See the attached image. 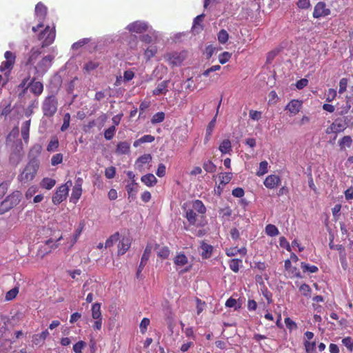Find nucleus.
Here are the masks:
<instances>
[{"mask_svg": "<svg viewBox=\"0 0 353 353\" xmlns=\"http://www.w3.org/2000/svg\"><path fill=\"white\" fill-rule=\"evenodd\" d=\"M330 13L331 10L326 8L325 3L323 1H319L314 6L312 16L315 19H319L321 17L328 16Z\"/></svg>", "mask_w": 353, "mask_h": 353, "instance_id": "obj_5", "label": "nucleus"}, {"mask_svg": "<svg viewBox=\"0 0 353 353\" xmlns=\"http://www.w3.org/2000/svg\"><path fill=\"white\" fill-rule=\"evenodd\" d=\"M225 306L228 307H234V310H237L241 307V304L238 303L235 299L230 297L226 301Z\"/></svg>", "mask_w": 353, "mask_h": 353, "instance_id": "obj_49", "label": "nucleus"}, {"mask_svg": "<svg viewBox=\"0 0 353 353\" xmlns=\"http://www.w3.org/2000/svg\"><path fill=\"white\" fill-rule=\"evenodd\" d=\"M99 64L98 62L90 61L84 65L83 69L86 72H90L91 71L99 67Z\"/></svg>", "mask_w": 353, "mask_h": 353, "instance_id": "obj_47", "label": "nucleus"}, {"mask_svg": "<svg viewBox=\"0 0 353 353\" xmlns=\"http://www.w3.org/2000/svg\"><path fill=\"white\" fill-rule=\"evenodd\" d=\"M86 345V343L80 341L73 345V350L75 353H81L83 348Z\"/></svg>", "mask_w": 353, "mask_h": 353, "instance_id": "obj_59", "label": "nucleus"}, {"mask_svg": "<svg viewBox=\"0 0 353 353\" xmlns=\"http://www.w3.org/2000/svg\"><path fill=\"white\" fill-rule=\"evenodd\" d=\"M150 324V319L148 318H143L140 323V331L141 333H145L148 326Z\"/></svg>", "mask_w": 353, "mask_h": 353, "instance_id": "obj_62", "label": "nucleus"}, {"mask_svg": "<svg viewBox=\"0 0 353 353\" xmlns=\"http://www.w3.org/2000/svg\"><path fill=\"white\" fill-rule=\"evenodd\" d=\"M242 261L238 259H233L229 263L230 268L234 272H238L239 270V264Z\"/></svg>", "mask_w": 353, "mask_h": 353, "instance_id": "obj_44", "label": "nucleus"}, {"mask_svg": "<svg viewBox=\"0 0 353 353\" xmlns=\"http://www.w3.org/2000/svg\"><path fill=\"white\" fill-rule=\"evenodd\" d=\"M35 14L39 21H43L47 14V8L41 2L38 3L35 7Z\"/></svg>", "mask_w": 353, "mask_h": 353, "instance_id": "obj_16", "label": "nucleus"}, {"mask_svg": "<svg viewBox=\"0 0 353 353\" xmlns=\"http://www.w3.org/2000/svg\"><path fill=\"white\" fill-rule=\"evenodd\" d=\"M221 99L220 100L217 108H216V114L214 117V118L210 121V122L208 123L207 128H206V132H208V135H212V133L213 132V130L215 127L216 121V115L219 112V108L221 106Z\"/></svg>", "mask_w": 353, "mask_h": 353, "instance_id": "obj_30", "label": "nucleus"}, {"mask_svg": "<svg viewBox=\"0 0 353 353\" xmlns=\"http://www.w3.org/2000/svg\"><path fill=\"white\" fill-rule=\"evenodd\" d=\"M265 232L270 236H274L279 234L278 228L272 224H268L265 227Z\"/></svg>", "mask_w": 353, "mask_h": 353, "instance_id": "obj_39", "label": "nucleus"}, {"mask_svg": "<svg viewBox=\"0 0 353 353\" xmlns=\"http://www.w3.org/2000/svg\"><path fill=\"white\" fill-rule=\"evenodd\" d=\"M296 5L301 9H307L311 6L310 0H298Z\"/></svg>", "mask_w": 353, "mask_h": 353, "instance_id": "obj_61", "label": "nucleus"}, {"mask_svg": "<svg viewBox=\"0 0 353 353\" xmlns=\"http://www.w3.org/2000/svg\"><path fill=\"white\" fill-rule=\"evenodd\" d=\"M63 161V154L61 153H57L52 156L51 159V164L52 165H57L61 163Z\"/></svg>", "mask_w": 353, "mask_h": 353, "instance_id": "obj_54", "label": "nucleus"}, {"mask_svg": "<svg viewBox=\"0 0 353 353\" xmlns=\"http://www.w3.org/2000/svg\"><path fill=\"white\" fill-rule=\"evenodd\" d=\"M90 41V39L88 38L82 39L77 42H75L72 44V48L73 50H78L79 48L87 44Z\"/></svg>", "mask_w": 353, "mask_h": 353, "instance_id": "obj_56", "label": "nucleus"}, {"mask_svg": "<svg viewBox=\"0 0 353 353\" xmlns=\"http://www.w3.org/2000/svg\"><path fill=\"white\" fill-rule=\"evenodd\" d=\"M185 217L190 225H196L197 214L192 209H188L185 210Z\"/></svg>", "mask_w": 353, "mask_h": 353, "instance_id": "obj_25", "label": "nucleus"}, {"mask_svg": "<svg viewBox=\"0 0 353 353\" xmlns=\"http://www.w3.org/2000/svg\"><path fill=\"white\" fill-rule=\"evenodd\" d=\"M152 161V156L150 154H145L139 157L135 162V168L139 172H143L144 170V165L149 163Z\"/></svg>", "mask_w": 353, "mask_h": 353, "instance_id": "obj_9", "label": "nucleus"}, {"mask_svg": "<svg viewBox=\"0 0 353 353\" xmlns=\"http://www.w3.org/2000/svg\"><path fill=\"white\" fill-rule=\"evenodd\" d=\"M130 239L128 237H123L118 245V254H124L130 248Z\"/></svg>", "mask_w": 353, "mask_h": 353, "instance_id": "obj_15", "label": "nucleus"}, {"mask_svg": "<svg viewBox=\"0 0 353 353\" xmlns=\"http://www.w3.org/2000/svg\"><path fill=\"white\" fill-rule=\"evenodd\" d=\"M268 163L266 161H263L259 164V168L256 172V175L259 176H263L268 172Z\"/></svg>", "mask_w": 353, "mask_h": 353, "instance_id": "obj_41", "label": "nucleus"}, {"mask_svg": "<svg viewBox=\"0 0 353 353\" xmlns=\"http://www.w3.org/2000/svg\"><path fill=\"white\" fill-rule=\"evenodd\" d=\"M116 174V169L114 167L111 166L105 169V176L107 179H111L115 176Z\"/></svg>", "mask_w": 353, "mask_h": 353, "instance_id": "obj_57", "label": "nucleus"}, {"mask_svg": "<svg viewBox=\"0 0 353 353\" xmlns=\"http://www.w3.org/2000/svg\"><path fill=\"white\" fill-rule=\"evenodd\" d=\"M57 247L58 243L54 242L52 239H50L46 241L44 245L41 246L39 252L41 256H43L45 254L50 253L52 250L56 249Z\"/></svg>", "mask_w": 353, "mask_h": 353, "instance_id": "obj_11", "label": "nucleus"}, {"mask_svg": "<svg viewBox=\"0 0 353 353\" xmlns=\"http://www.w3.org/2000/svg\"><path fill=\"white\" fill-rule=\"evenodd\" d=\"M54 57L47 55L44 57L35 66L36 72L39 76L44 74L48 68L51 66Z\"/></svg>", "mask_w": 353, "mask_h": 353, "instance_id": "obj_4", "label": "nucleus"}, {"mask_svg": "<svg viewBox=\"0 0 353 353\" xmlns=\"http://www.w3.org/2000/svg\"><path fill=\"white\" fill-rule=\"evenodd\" d=\"M55 32L53 30H50L49 26H47L39 35V39L43 40L42 47L51 44L53 42Z\"/></svg>", "mask_w": 353, "mask_h": 353, "instance_id": "obj_6", "label": "nucleus"}, {"mask_svg": "<svg viewBox=\"0 0 353 353\" xmlns=\"http://www.w3.org/2000/svg\"><path fill=\"white\" fill-rule=\"evenodd\" d=\"M348 79L347 78H342L339 81V93H343L347 87Z\"/></svg>", "mask_w": 353, "mask_h": 353, "instance_id": "obj_55", "label": "nucleus"}, {"mask_svg": "<svg viewBox=\"0 0 353 353\" xmlns=\"http://www.w3.org/2000/svg\"><path fill=\"white\" fill-rule=\"evenodd\" d=\"M39 161L36 158H32L28 163L23 170L18 176V179L22 183H26L32 181L39 169Z\"/></svg>", "mask_w": 353, "mask_h": 353, "instance_id": "obj_1", "label": "nucleus"}, {"mask_svg": "<svg viewBox=\"0 0 353 353\" xmlns=\"http://www.w3.org/2000/svg\"><path fill=\"white\" fill-rule=\"evenodd\" d=\"M55 183L56 181L54 179L51 178H44L41 182V185L46 190H50L54 186Z\"/></svg>", "mask_w": 353, "mask_h": 353, "instance_id": "obj_34", "label": "nucleus"}, {"mask_svg": "<svg viewBox=\"0 0 353 353\" xmlns=\"http://www.w3.org/2000/svg\"><path fill=\"white\" fill-rule=\"evenodd\" d=\"M72 185V181H69L65 184L61 185L59 187L52 196V203L54 205H59L62 201L66 199L69 188Z\"/></svg>", "mask_w": 353, "mask_h": 353, "instance_id": "obj_3", "label": "nucleus"}, {"mask_svg": "<svg viewBox=\"0 0 353 353\" xmlns=\"http://www.w3.org/2000/svg\"><path fill=\"white\" fill-rule=\"evenodd\" d=\"M170 81L166 80L158 84L157 87L152 91L153 95H159L161 94H166L168 91L167 88Z\"/></svg>", "mask_w": 353, "mask_h": 353, "instance_id": "obj_19", "label": "nucleus"}, {"mask_svg": "<svg viewBox=\"0 0 353 353\" xmlns=\"http://www.w3.org/2000/svg\"><path fill=\"white\" fill-rule=\"evenodd\" d=\"M203 168L209 173H214L216 170V166L211 161L205 162L203 165Z\"/></svg>", "mask_w": 353, "mask_h": 353, "instance_id": "obj_43", "label": "nucleus"}, {"mask_svg": "<svg viewBox=\"0 0 353 353\" xmlns=\"http://www.w3.org/2000/svg\"><path fill=\"white\" fill-rule=\"evenodd\" d=\"M141 181L148 187H152L157 183V179L153 174H147L142 176Z\"/></svg>", "mask_w": 353, "mask_h": 353, "instance_id": "obj_22", "label": "nucleus"}, {"mask_svg": "<svg viewBox=\"0 0 353 353\" xmlns=\"http://www.w3.org/2000/svg\"><path fill=\"white\" fill-rule=\"evenodd\" d=\"M120 234L119 232H115L111 235L105 241V248L112 247L119 239Z\"/></svg>", "mask_w": 353, "mask_h": 353, "instance_id": "obj_35", "label": "nucleus"}, {"mask_svg": "<svg viewBox=\"0 0 353 353\" xmlns=\"http://www.w3.org/2000/svg\"><path fill=\"white\" fill-rule=\"evenodd\" d=\"M21 157L19 152H12L10 156V163L12 165H17L21 161Z\"/></svg>", "mask_w": 353, "mask_h": 353, "instance_id": "obj_45", "label": "nucleus"}, {"mask_svg": "<svg viewBox=\"0 0 353 353\" xmlns=\"http://www.w3.org/2000/svg\"><path fill=\"white\" fill-rule=\"evenodd\" d=\"M19 292V288L17 287L13 288L9 290L6 294V300L11 301L14 299Z\"/></svg>", "mask_w": 353, "mask_h": 353, "instance_id": "obj_51", "label": "nucleus"}, {"mask_svg": "<svg viewBox=\"0 0 353 353\" xmlns=\"http://www.w3.org/2000/svg\"><path fill=\"white\" fill-rule=\"evenodd\" d=\"M166 57H168L170 63L173 65H179L183 60V57H182L178 52L168 53Z\"/></svg>", "mask_w": 353, "mask_h": 353, "instance_id": "obj_21", "label": "nucleus"}, {"mask_svg": "<svg viewBox=\"0 0 353 353\" xmlns=\"http://www.w3.org/2000/svg\"><path fill=\"white\" fill-rule=\"evenodd\" d=\"M352 144V139L350 136H344L339 141V145L341 150H345L346 148H350Z\"/></svg>", "mask_w": 353, "mask_h": 353, "instance_id": "obj_24", "label": "nucleus"}, {"mask_svg": "<svg viewBox=\"0 0 353 353\" xmlns=\"http://www.w3.org/2000/svg\"><path fill=\"white\" fill-rule=\"evenodd\" d=\"M301 267L303 272L316 273L319 270V268L316 265H312L305 262H301Z\"/></svg>", "mask_w": 353, "mask_h": 353, "instance_id": "obj_37", "label": "nucleus"}, {"mask_svg": "<svg viewBox=\"0 0 353 353\" xmlns=\"http://www.w3.org/2000/svg\"><path fill=\"white\" fill-rule=\"evenodd\" d=\"M342 343L347 348L350 352L353 350V340L351 337L347 336L342 339Z\"/></svg>", "mask_w": 353, "mask_h": 353, "instance_id": "obj_53", "label": "nucleus"}, {"mask_svg": "<svg viewBox=\"0 0 353 353\" xmlns=\"http://www.w3.org/2000/svg\"><path fill=\"white\" fill-rule=\"evenodd\" d=\"M281 183V179L279 176L272 174L266 177L264 185L269 189H273Z\"/></svg>", "mask_w": 353, "mask_h": 353, "instance_id": "obj_12", "label": "nucleus"}, {"mask_svg": "<svg viewBox=\"0 0 353 353\" xmlns=\"http://www.w3.org/2000/svg\"><path fill=\"white\" fill-rule=\"evenodd\" d=\"M31 119L24 121L22 123L21 133V136L26 143L28 142L29 140V132L30 126Z\"/></svg>", "mask_w": 353, "mask_h": 353, "instance_id": "obj_20", "label": "nucleus"}, {"mask_svg": "<svg viewBox=\"0 0 353 353\" xmlns=\"http://www.w3.org/2000/svg\"><path fill=\"white\" fill-rule=\"evenodd\" d=\"M231 57V54L228 52H224L219 56V63L224 64L229 61Z\"/></svg>", "mask_w": 353, "mask_h": 353, "instance_id": "obj_58", "label": "nucleus"}, {"mask_svg": "<svg viewBox=\"0 0 353 353\" xmlns=\"http://www.w3.org/2000/svg\"><path fill=\"white\" fill-rule=\"evenodd\" d=\"M301 102L298 100H292L287 105L285 109L288 110L292 114H296L301 109Z\"/></svg>", "mask_w": 353, "mask_h": 353, "instance_id": "obj_18", "label": "nucleus"}, {"mask_svg": "<svg viewBox=\"0 0 353 353\" xmlns=\"http://www.w3.org/2000/svg\"><path fill=\"white\" fill-rule=\"evenodd\" d=\"M221 179L220 183L223 185L228 184L232 178V172H223L221 173L219 176Z\"/></svg>", "mask_w": 353, "mask_h": 353, "instance_id": "obj_42", "label": "nucleus"}, {"mask_svg": "<svg viewBox=\"0 0 353 353\" xmlns=\"http://www.w3.org/2000/svg\"><path fill=\"white\" fill-rule=\"evenodd\" d=\"M332 128L335 129L336 134L343 132L347 128L341 118H337L332 123Z\"/></svg>", "mask_w": 353, "mask_h": 353, "instance_id": "obj_28", "label": "nucleus"}, {"mask_svg": "<svg viewBox=\"0 0 353 353\" xmlns=\"http://www.w3.org/2000/svg\"><path fill=\"white\" fill-rule=\"evenodd\" d=\"M21 196L22 194L19 191H15L7 196L4 200L8 201V204L10 205L11 208H12L20 202Z\"/></svg>", "mask_w": 353, "mask_h": 353, "instance_id": "obj_14", "label": "nucleus"}, {"mask_svg": "<svg viewBox=\"0 0 353 353\" xmlns=\"http://www.w3.org/2000/svg\"><path fill=\"white\" fill-rule=\"evenodd\" d=\"M228 38L229 34L225 30L222 29L218 33V40L222 44L225 43L228 41Z\"/></svg>", "mask_w": 353, "mask_h": 353, "instance_id": "obj_46", "label": "nucleus"}, {"mask_svg": "<svg viewBox=\"0 0 353 353\" xmlns=\"http://www.w3.org/2000/svg\"><path fill=\"white\" fill-rule=\"evenodd\" d=\"M152 250V246L150 244H148L145 248V250L143 252V254L142 255L140 264L139 265L137 272V276L139 278L140 276L141 272H142L143 269L144 268L145 265H146L150 256V253Z\"/></svg>", "mask_w": 353, "mask_h": 353, "instance_id": "obj_8", "label": "nucleus"}, {"mask_svg": "<svg viewBox=\"0 0 353 353\" xmlns=\"http://www.w3.org/2000/svg\"><path fill=\"white\" fill-rule=\"evenodd\" d=\"M82 189L81 188H77L74 186L71 194L70 201L76 203L81 196Z\"/></svg>", "mask_w": 353, "mask_h": 353, "instance_id": "obj_36", "label": "nucleus"}, {"mask_svg": "<svg viewBox=\"0 0 353 353\" xmlns=\"http://www.w3.org/2000/svg\"><path fill=\"white\" fill-rule=\"evenodd\" d=\"M148 28V25L146 22L137 21L132 23H130L127 27L130 32H136V33H142L146 31Z\"/></svg>", "mask_w": 353, "mask_h": 353, "instance_id": "obj_7", "label": "nucleus"}, {"mask_svg": "<svg viewBox=\"0 0 353 353\" xmlns=\"http://www.w3.org/2000/svg\"><path fill=\"white\" fill-rule=\"evenodd\" d=\"M40 54L41 51L39 49L32 48L28 54V58L26 62V65H32Z\"/></svg>", "mask_w": 353, "mask_h": 353, "instance_id": "obj_23", "label": "nucleus"}, {"mask_svg": "<svg viewBox=\"0 0 353 353\" xmlns=\"http://www.w3.org/2000/svg\"><path fill=\"white\" fill-rule=\"evenodd\" d=\"M188 262L187 256L183 253L178 254L174 259V263L177 266H183Z\"/></svg>", "mask_w": 353, "mask_h": 353, "instance_id": "obj_29", "label": "nucleus"}, {"mask_svg": "<svg viewBox=\"0 0 353 353\" xmlns=\"http://www.w3.org/2000/svg\"><path fill=\"white\" fill-rule=\"evenodd\" d=\"M165 173H166L165 165L163 163L159 164V166H158V168H157V170L156 172L157 175L159 177H163L165 175Z\"/></svg>", "mask_w": 353, "mask_h": 353, "instance_id": "obj_64", "label": "nucleus"}, {"mask_svg": "<svg viewBox=\"0 0 353 353\" xmlns=\"http://www.w3.org/2000/svg\"><path fill=\"white\" fill-rule=\"evenodd\" d=\"M232 145L229 139L223 140L219 145V150L222 154H227L231 150Z\"/></svg>", "mask_w": 353, "mask_h": 353, "instance_id": "obj_32", "label": "nucleus"}, {"mask_svg": "<svg viewBox=\"0 0 353 353\" xmlns=\"http://www.w3.org/2000/svg\"><path fill=\"white\" fill-rule=\"evenodd\" d=\"M58 101L57 97L52 94L46 97L42 103V111L43 116L46 117H53L57 111Z\"/></svg>", "mask_w": 353, "mask_h": 353, "instance_id": "obj_2", "label": "nucleus"}, {"mask_svg": "<svg viewBox=\"0 0 353 353\" xmlns=\"http://www.w3.org/2000/svg\"><path fill=\"white\" fill-rule=\"evenodd\" d=\"M130 144L127 141L119 142L117 145L116 153L118 154H126L130 152Z\"/></svg>", "mask_w": 353, "mask_h": 353, "instance_id": "obj_17", "label": "nucleus"}, {"mask_svg": "<svg viewBox=\"0 0 353 353\" xmlns=\"http://www.w3.org/2000/svg\"><path fill=\"white\" fill-rule=\"evenodd\" d=\"M164 119H165L164 112H159L152 116V117L151 119V123L152 124L161 123L164 120Z\"/></svg>", "mask_w": 353, "mask_h": 353, "instance_id": "obj_40", "label": "nucleus"}, {"mask_svg": "<svg viewBox=\"0 0 353 353\" xmlns=\"http://www.w3.org/2000/svg\"><path fill=\"white\" fill-rule=\"evenodd\" d=\"M192 210L197 211L200 214H205L206 212V208L203 205V202L200 200H195L192 203Z\"/></svg>", "mask_w": 353, "mask_h": 353, "instance_id": "obj_31", "label": "nucleus"}, {"mask_svg": "<svg viewBox=\"0 0 353 353\" xmlns=\"http://www.w3.org/2000/svg\"><path fill=\"white\" fill-rule=\"evenodd\" d=\"M39 102L37 99L31 101L24 111L26 117H30L34 113V109L38 107Z\"/></svg>", "mask_w": 353, "mask_h": 353, "instance_id": "obj_27", "label": "nucleus"}, {"mask_svg": "<svg viewBox=\"0 0 353 353\" xmlns=\"http://www.w3.org/2000/svg\"><path fill=\"white\" fill-rule=\"evenodd\" d=\"M42 150V147L40 144H34L30 150V156H32V158H36V156L39 155Z\"/></svg>", "mask_w": 353, "mask_h": 353, "instance_id": "obj_48", "label": "nucleus"}, {"mask_svg": "<svg viewBox=\"0 0 353 353\" xmlns=\"http://www.w3.org/2000/svg\"><path fill=\"white\" fill-rule=\"evenodd\" d=\"M92 316L94 319H99L101 318V305L95 303L92 306Z\"/></svg>", "mask_w": 353, "mask_h": 353, "instance_id": "obj_33", "label": "nucleus"}, {"mask_svg": "<svg viewBox=\"0 0 353 353\" xmlns=\"http://www.w3.org/2000/svg\"><path fill=\"white\" fill-rule=\"evenodd\" d=\"M126 190L130 202L134 201L136 199V195L139 190V185L135 180H133L131 183L126 185Z\"/></svg>", "mask_w": 353, "mask_h": 353, "instance_id": "obj_13", "label": "nucleus"}, {"mask_svg": "<svg viewBox=\"0 0 353 353\" xmlns=\"http://www.w3.org/2000/svg\"><path fill=\"white\" fill-rule=\"evenodd\" d=\"M4 57L6 61L11 63L12 65H14L16 57L14 53H12L10 51H6L4 54Z\"/></svg>", "mask_w": 353, "mask_h": 353, "instance_id": "obj_63", "label": "nucleus"}, {"mask_svg": "<svg viewBox=\"0 0 353 353\" xmlns=\"http://www.w3.org/2000/svg\"><path fill=\"white\" fill-rule=\"evenodd\" d=\"M201 250H202V256L203 258H208L210 256L211 253L212 252V246L210 245H208L207 243H203L201 245Z\"/></svg>", "mask_w": 353, "mask_h": 353, "instance_id": "obj_38", "label": "nucleus"}, {"mask_svg": "<svg viewBox=\"0 0 353 353\" xmlns=\"http://www.w3.org/2000/svg\"><path fill=\"white\" fill-rule=\"evenodd\" d=\"M116 128L112 125L105 130L104 137L106 140H111L114 136Z\"/></svg>", "mask_w": 353, "mask_h": 353, "instance_id": "obj_50", "label": "nucleus"}, {"mask_svg": "<svg viewBox=\"0 0 353 353\" xmlns=\"http://www.w3.org/2000/svg\"><path fill=\"white\" fill-rule=\"evenodd\" d=\"M346 105H345V111H341L339 114L341 115L345 114L348 112L350 109L351 108V103L350 101L353 99V95L346 96Z\"/></svg>", "mask_w": 353, "mask_h": 353, "instance_id": "obj_60", "label": "nucleus"}, {"mask_svg": "<svg viewBox=\"0 0 353 353\" xmlns=\"http://www.w3.org/2000/svg\"><path fill=\"white\" fill-rule=\"evenodd\" d=\"M28 87L32 93L36 96H39L43 91V85L41 81H35L33 78L31 81L28 83Z\"/></svg>", "mask_w": 353, "mask_h": 353, "instance_id": "obj_10", "label": "nucleus"}, {"mask_svg": "<svg viewBox=\"0 0 353 353\" xmlns=\"http://www.w3.org/2000/svg\"><path fill=\"white\" fill-rule=\"evenodd\" d=\"M78 80H79L78 78L77 77H75L68 83L67 88H66V90H67L68 93L71 94L73 92Z\"/></svg>", "mask_w": 353, "mask_h": 353, "instance_id": "obj_52", "label": "nucleus"}, {"mask_svg": "<svg viewBox=\"0 0 353 353\" xmlns=\"http://www.w3.org/2000/svg\"><path fill=\"white\" fill-rule=\"evenodd\" d=\"M154 249H159L157 251V256L163 259H167L170 255V250L167 246L160 248L159 245L156 244Z\"/></svg>", "mask_w": 353, "mask_h": 353, "instance_id": "obj_26", "label": "nucleus"}]
</instances>
